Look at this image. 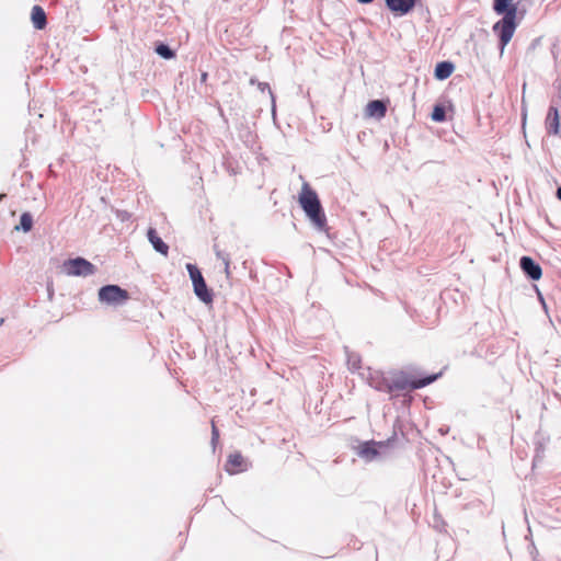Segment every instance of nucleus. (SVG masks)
<instances>
[{"label":"nucleus","mask_w":561,"mask_h":561,"mask_svg":"<svg viewBox=\"0 0 561 561\" xmlns=\"http://www.w3.org/2000/svg\"><path fill=\"white\" fill-rule=\"evenodd\" d=\"M493 10L503 18L493 25V31L500 37L501 49L511 42L517 27V7L511 0H494Z\"/></svg>","instance_id":"f257e3e1"},{"label":"nucleus","mask_w":561,"mask_h":561,"mask_svg":"<svg viewBox=\"0 0 561 561\" xmlns=\"http://www.w3.org/2000/svg\"><path fill=\"white\" fill-rule=\"evenodd\" d=\"M298 202L314 226L322 229L327 225V218L322 210L319 197L308 182L302 184Z\"/></svg>","instance_id":"f03ea898"},{"label":"nucleus","mask_w":561,"mask_h":561,"mask_svg":"<svg viewBox=\"0 0 561 561\" xmlns=\"http://www.w3.org/2000/svg\"><path fill=\"white\" fill-rule=\"evenodd\" d=\"M438 375H431L421 379H411L404 374H397L390 378V386L393 391L415 390L423 388L437 379Z\"/></svg>","instance_id":"7ed1b4c3"},{"label":"nucleus","mask_w":561,"mask_h":561,"mask_svg":"<svg viewBox=\"0 0 561 561\" xmlns=\"http://www.w3.org/2000/svg\"><path fill=\"white\" fill-rule=\"evenodd\" d=\"M61 268L68 276H88L92 275L95 271L94 265L83 257L66 260Z\"/></svg>","instance_id":"20e7f679"},{"label":"nucleus","mask_w":561,"mask_h":561,"mask_svg":"<svg viewBox=\"0 0 561 561\" xmlns=\"http://www.w3.org/2000/svg\"><path fill=\"white\" fill-rule=\"evenodd\" d=\"M99 299L108 305H119L129 299V294L117 285H106L99 290Z\"/></svg>","instance_id":"39448f33"},{"label":"nucleus","mask_w":561,"mask_h":561,"mask_svg":"<svg viewBox=\"0 0 561 561\" xmlns=\"http://www.w3.org/2000/svg\"><path fill=\"white\" fill-rule=\"evenodd\" d=\"M187 271L193 282L195 295L206 304L211 302L213 296L207 289V285L201 271L193 264H187Z\"/></svg>","instance_id":"423d86ee"},{"label":"nucleus","mask_w":561,"mask_h":561,"mask_svg":"<svg viewBox=\"0 0 561 561\" xmlns=\"http://www.w3.org/2000/svg\"><path fill=\"white\" fill-rule=\"evenodd\" d=\"M247 469H248V462L244 459V457L241 455V453L236 451L228 456L226 465H225V470L229 474H231V476L238 474V473L245 471Z\"/></svg>","instance_id":"0eeeda50"},{"label":"nucleus","mask_w":561,"mask_h":561,"mask_svg":"<svg viewBox=\"0 0 561 561\" xmlns=\"http://www.w3.org/2000/svg\"><path fill=\"white\" fill-rule=\"evenodd\" d=\"M520 267L525 274H527L531 279L538 280L542 271L539 264H537L531 257L523 256L520 259Z\"/></svg>","instance_id":"6e6552de"},{"label":"nucleus","mask_w":561,"mask_h":561,"mask_svg":"<svg viewBox=\"0 0 561 561\" xmlns=\"http://www.w3.org/2000/svg\"><path fill=\"white\" fill-rule=\"evenodd\" d=\"M415 2L416 0H386L388 9L400 15L410 12L414 8Z\"/></svg>","instance_id":"1a4fd4ad"},{"label":"nucleus","mask_w":561,"mask_h":561,"mask_svg":"<svg viewBox=\"0 0 561 561\" xmlns=\"http://www.w3.org/2000/svg\"><path fill=\"white\" fill-rule=\"evenodd\" d=\"M387 105L383 101L374 100L367 103L365 107V115L367 117H375L381 119L386 116Z\"/></svg>","instance_id":"9d476101"},{"label":"nucleus","mask_w":561,"mask_h":561,"mask_svg":"<svg viewBox=\"0 0 561 561\" xmlns=\"http://www.w3.org/2000/svg\"><path fill=\"white\" fill-rule=\"evenodd\" d=\"M31 20L36 30H44L47 25V18L44 9L39 5H34L31 11Z\"/></svg>","instance_id":"9b49d317"},{"label":"nucleus","mask_w":561,"mask_h":561,"mask_svg":"<svg viewBox=\"0 0 561 561\" xmlns=\"http://www.w3.org/2000/svg\"><path fill=\"white\" fill-rule=\"evenodd\" d=\"M381 443H376L374 440L371 442H365L359 445L358 447V455L362 458H365L367 460L374 459L378 455L377 446H380Z\"/></svg>","instance_id":"f8f14e48"},{"label":"nucleus","mask_w":561,"mask_h":561,"mask_svg":"<svg viewBox=\"0 0 561 561\" xmlns=\"http://www.w3.org/2000/svg\"><path fill=\"white\" fill-rule=\"evenodd\" d=\"M546 128L549 134L559 133V111L554 106H550L548 111L546 118Z\"/></svg>","instance_id":"ddd939ff"},{"label":"nucleus","mask_w":561,"mask_h":561,"mask_svg":"<svg viewBox=\"0 0 561 561\" xmlns=\"http://www.w3.org/2000/svg\"><path fill=\"white\" fill-rule=\"evenodd\" d=\"M148 239L150 241V243L152 244V247L154 248V250L159 253H161L162 255L167 256L168 253H169V247L168 244H165L162 239L158 236L156 229L153 228H150L148 230Z\"/></svg>","instance_id":"4468645a"},{"label":"nucleus","mask_w":561,"mask_h":561,"mask_svg":"<svg viewBox=\"0 0 561 561\" xmlns=\"http://www.w3.org/2000/svg\"><path fill=\"white\" fill-rule=\"evenodd\" d=\"M454 71V65L449 61L438 62L435 67V77L438 80H445L451 76Z\"/></svg>","instance_id":"2eb2a0df"},{"label":"nucleus","mask_w":561,"mask_h":561,"mask_svg":"<svg viewBox=\"0 0 561 561\" xmlns=\"http://www.w3.org/2000/svg\"><path fill=\"white\" fill-rule=\"evenodd\" d=\"M371 385L378 391L388 392V393L392 392V388L390 386V379H388V378H385V377L371 378Z\"/></svg>","instance_id":"dca6fc26"},{"label":"nucleus","mask_w":561,"mask_h":561,"mask_svg":"<svg viewBox=\"0 0 561 561\" xmlns=\"http://www.w3.org/2000/svg\"><path fill=\"white\" fill-rule=\"evenodd\" d=\"M33 227V218L28 213L22 214L20 218V226H16L15 229H22L23 231L27 232Z\"/></svg>","instance_id":"f3484780"},{"label":"nucleus","mask_w":561,"mask_h":561,"mask_svg":"<svg viewBox=\"0 0 561 561\" xmlns=\"http://www.w3.org/2000/svg\"><path fill=\"white\" fill-rule=\"evenodd\" d=\"M156 53L165 59H171L174 57V51L169 48V46L164 44H160L156 48Z\"/></svg>","instance_id":"a211bd4d"},{"label":"nucleus","mask_w":561,"mask_h":561,"mask_svg":"<svg viewBox=\"0 0 561 561\" xmlns=\"http://www.w3.org/2000/svg\"><path fill=\"white\" fill-rule=\"evenodd\" d=\"M446 118L445 108L440 105H436L432 112V119L435 122H444Z\"/></svg>","instance_id":"6ab92c4d"},{"label":"nucleus","mask_w":561,"mask_h":561,"mask_svg":"<svg viewBox=\"0 0 561 561\" xmlns=\"http://www.w3.org/2000/svg\"><path fill=\"white\" fill-rule=\"evenodd\" d=\"M219 440V430L216 426L215 420H211V444L214 447L217 445Z\"/></svg>","instance_id":"aec40b11"},{"label":"nucleus","mask_w":561,"mask_h":561,"mask_svg":"<svg viewBox=\"0 0 561 561\" xmlns=\"http://www.w3.org/2000/svg\"><path fill=\"white\" fill-rule=\"evenodd\" d=\"M222 261H224V264H225V272L227 275H229L230 271H229V266H230V262H229V259L228 257H222Z\"/></svg>","instance_id":"412c9836"},{"label":"nucleus","mask_w":561,"mask_h":561,"mask_svg":"<svg viewBox=\"0 0 561 561\" xmlns=\"http://www.w3.org/2000/svg\"><path fill=\"white\" fill-rule=\"evenodd\" d=\"M207 77H208L207 72H203L201 76V81L205 83L207 81Z\"/></svg>","instance_id":"4be33fe9"},{"label":"nucleus","mask_w":561,"mask_h":561,"mask_svg":"<svg viewBox=\"0 0 561 561\" xmlns=\"http://www.w3.org/2000/svg\"><path fill=\"white\" fill-rule=\"evenodd\" d=\"M557 197L561 201V186L557 190Z\"/></svg>","instance_id":"5701e85b"},{"label":"nucleus","mask_w":561,"mask_h":561,"mask_svg":"<svg viewBox=\"0 0 561 561\" xmlns=\"http://www.w3.org/2000/svg\"><path fill=\"white\" fill-rule=\"evenodd\" d=\"M359 3H370L373 2L374 0H357Z\"/></svg>","instance_id":"b1692460"},{"label":"nucleus","mask_w":561,"mask_h":561,"mask_svg":"<svg viewBox=\"0 0 561 561\" xmlns=\"http://www.w3.org/2000/svg\"><path fill=\"white\" fill-rule=\"evenodd\" d=\"M5 196V194H0V201Z\"/></svg>","instance_id":"393cba45"}]
</instances>
